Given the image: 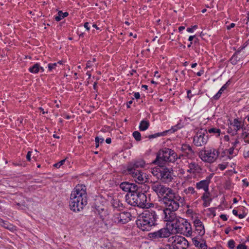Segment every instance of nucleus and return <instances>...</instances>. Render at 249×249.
<instances>
[{
  "label": "nucleus",
  "instance_id": "53",
  "mask_svg": "<svg viewBox=\"0 0 249 249\" xmlns=\"http://www.w3.org/2000/svg\"><path fill=\"white\" fill-rule=\"evenodd\" d=\"M84 27L87 30H89L90 29V27L89 26V23L88 22H86L84 23Z\"/></svg>",
  "mask_w": 249,
  "mask_h": 249
},
{
  "label": "nucleus",
  "instance_id": "15",
  "mask_svg": "<svg viewBox=\"0 0 249 249\" xmlns=\"http://www.w3.org/2000/svg\"><path fill=\"white\" fill-rule=\"evenodd\" d=\"M181 150L183 154L180 155L178 159H180L184 156L187 157L188 159H192L194 157L195 152L192 147L188 144H183L181 147Z\"/></svg>",
  "mask_w": 249,
  "mask_h": 249
},
{
  "label": "nucleus",
  "instance_id": "9",
  "mask_svg": "<svg viewBox=\"0 0 249 249\" xmlns=\"http://www.w3.org/2000/svg\"><path fill=\"white\" fill-rule=\"evenodd\" d=\"M169 240L176 249H187L189 246L188 241L182 236H173Z\"/></svg>",
  "mask_w": 249,
  "mask_h": 249
},
{
  "label": "nucleus",
  "instance_id": "42",
  "mask_svg": "<svg viewBox=\"0 0 249 249\" xmlns=\"http://www.w3.org/2000/svg\"><path fill=\"white\" fill-rule=\"evenodd\" d=\"M65 159L61 160L60 161L55 163L53 165V166L57 168H59L61 167V166L63 165V164L65 163Z\"/></svg>",
  "mask_w": 249,
  "mask_h": 249
},
{
  "label": "nucleus",
  "instance_id": "64",
  "mask_svg": "<svg viewBox=\"0 0 249 249\" xmlns=\"http://www.w3.org/2000/svg\"><path fill=\"white\" fill-rule=\"evenodd\" d=\"M244 155L245 158L249 157V152H247L246 153H244Z\"/></svg>",
  "mask_w": 249,
  "mask_h": 249
},
{
  "label": "nucleus",
  "instance_id": "16",
  "mask_svg": "<svg viewBox=\"0 0 249 249\" xmlns=\"http://www.w3.org/2000/svg\"><path fill=\"white\" fill-rule=\"evenodd\" d=\"M151 188L155 193H156L159 197H160L161 195L164 192V191L167 187L162 185L159 181H155L151 182Z\"/></svg>",
  "mask_w": 249,
  "mask_h": 249
},
{
  "label": "nucleus",
  "instance_id": "46",
  "mask_svg": "<svg viewBox=\"0 0 249 249\" xmlns=\"http://www.w3.org/2000/svg\"><path fill=\"white\" fill-rule=\"evenodd\" d=\"M237 249H247V247L245 245L241 244L237 246Z\"/></svg>",
  "mask_w": 249,
  "mask_h": 249
},
{
  "label": "nucleus",
  "instance_id": "19",
  "mask_svg": "<svg viewBox=\"0 0 249 249\" xmlns=\"http://www.w3.org/2000/svg\"><path fill=\"white\" fill-rule=\"evenodd\" d=\"M123 209L124 206L120 200L118 198H113L111 202V209H110V213L121 212Z\"/></svg>",
  "mask_w": 249,
  "mask_h": 249
},
{
  "label": "nucleus",
  "instance_id": "13",
  "mask_svg": "<svg viewBox=\"0 0 249 249\" xmlns=\"http://www.w3.org/2000/svg\"><path fill=\"white\" fill-rule=\"evenodd\" d=\"M230 125L233 127V129L232 130L231 128V130H228V132L232 134V135H235L237 134V132L243 129L244 127V122L241 121V119L239 120V118H235L232 122H230Z\"/></svg>",
  "mask_w": 249,
  "mask_h": 249
},
{
  "label": "nucleus",
  "instance_id": "55",
  "mask_svg": "<svg viewBox=\"0 0 249 249\" xmlns=\"http://www.w3.org/2000/svg\"><path fill=\"white\" fill-rule=\"evenodd\" d=\"M220 217L224 221H226L227 220V217L225 214H221Z\"/></svg>",
  "mask_w": 249,
  "mask_h": 249
},
{
  "label": "nucleus",
  "instance_id": "4",
  "mask_svg": "<svg viewBox=\"0 0 249 249\" xmlns=\"http://www.w3.org/2000/svg\"><path fill=\"white\" fill-rule=\"evenodd\" d=\"M173 219L170 220H164L170 222L168 225L172 227V231L174 230L176 232L182 234L186 236L192 235L193 233L192 227L190 223L186 219L177 215Z\"/></svg>",
  "mask_w": 249,
  "mask_h": 249
},
{
  "label": "nucleus",
  "instance_id": "61",
  "mask_svg": "<svg viewBox=\"0 0 249 249\" xmlns=\"http://www.w3.org/2000/svg\"><path fill=\"white\" fill-rule=\"evenodd\" d=\"M187 32H190V33H192L194 31L193 28H188L187 29Z\"/></svg>",
  "mask_w": 249,
  "mask_h": 249
},
{
  "label": "nucleus",
  "instance_id": "36",
  "mask_svg": "<svg viewBox=\"0 0 249 249\" xmlns=\"http://www.w3.org/2000/svg\"><path fill=\"white\" fill-rule=\"evenodd\" d=\"M242 136L244 142L249 143V133L244 132L242 133Z\"/></svg>",
  "mask_w": 249,
  "mask_h": 249
},
{
  "label": "nucleus",
  "instance_id": "30",
  "mask_svg": "<svg viewBox=\"0 0 249 249\" xmlns=\"http://www.w3.org/2000/svg\"><path fill=\"white\" fill-rule=\"evenodd\" d=\"M40 70V65L38 63H36L32 67H31L29 69L30 72L34 73H37Z\"/></svg>",
  "mask_w": 249,
  "mask_h": 249
},
{
  "label": "nucleus",
  "instance_id": "25",
  "mask_svg": "<svg viewBox=\"0 0 249 249\" xmlns=\"http://www.w3.org/2000/svg\"><path fill=\"white\" fill-rule=\"evenodd\" d=\"M130 189L128 191V193L127 195H130L131 194H137L140 192L138 190V187L137 185L130 183Z\"/></svg>",
  "mask_w": 249,
  "mask_h": 249
},
{
  "label": "nucleus",
  "instance_id": "37",
  "mask_svg": "<svg viewBox=\"0 0 249 249\" xmlns=\"http://www.w3.org/2000/svg\"><path fill=\"white\" fill-rule=\"evenodd\" d=\"M133 136L137 141H140L141 140V133L138 131H135L133 133Z\"/></svg>",
  "mask_w": 249,
  "mask_h": 249
},
{
  "label": "nucleus",
  "instance_id": "41",
  "mask_svg": "<svg viewBox=\"0 0 249 249\" xmlns=\"http://www.w3.org/2000/svg\"><path fill=\"white\" fill-rule=\"evenodd\" d=\"M57 66V63H50L48 65L49 71H52L53 69H55Z\"/></svg>",
  "mask_w": 249,
  "mask_h": 249
},
{
  "label": "nucleus",
  "instance_id": "60",
  "mask_svg": "<svg viewBox=\"0 0 249 249\" xmlns=\"http://www.w3.org/2000/svg\"><path fill=\"white\" fill-rule=\"evenodd\" d=\"M232 213L234 215H236V216H238V211L236 210H233L232 211Z\"/></svg>",
  "mask_w": 249,
  "mask_h": 249
},
{
  "label": "nucleus",
  "instance_id": "32",
  "mask_svg": "<svg viewBox=\"0 0 249 249\" xmlns=\"http://www.w3.org/2000/svg\"><path fill=\"white\" fill-rule=\"evenodd\" d=\"M183 192L186 195L194 194L196 192L193 187H189L185 189Z\"/></svg>",
  "mask_w": 249,
  "mask_h": 249
},
{
  "label": "nucleus",
  "instance_id": "10",
  "mask_svg": "<svg viewBox=\"0 0 249 249\" xmlns=\"http://www.w3.org/2000/svg\"><path fill=\"white\" fill-rule=\"evenodd\" d=\"M127 173L131 175L135 181L139 184H142L147 179L146 174L139 169L127 168Z\"/></svg>",
  "mask_w": 249,
  "mask_h": 249
},
{
  "label": "nucleus",
  "instance_id": "11",
  "mask_svg": "<svg viewBox=\"0 0 249 249\" xmlns=\"http://www.w3.org/2000/svg\"><path fill=\"white\" fill-rule=\"evenodd\" d=\"M171 233L170 230L167 228H163L156 231L149 233L148 236L152 240H156L159 238L168 237Z\"/></svg>",
  "mask_w": 249,
  "mask_h": 249
},
{
  "label": "nucleus",
  "instance_id": "40",
  "mask_svg": "<svg viewBox=\"0 0 249 249\" xmlns=\"http://www.w3.org/2000/svg\"><path fill=\"white\" fill-rule=\"evenodd\" d=\"M95 142H96V147H98L99 146V143H101L104 142V138H100L99 137H96L95 138Z\"/></svg>",
  "mask_w": 249,
  "mask_h": 249
},
{
  "label": "nucleus",
  "instance_id": "62",
  "mask_svg": "<svg viewBox=\"0 0 249 249\" xmlns=\"http://www.w3.org/2000/svg\"><path fill=\"white\" fill-rule=\"evenodd\" d=\"M184 29H185V27L181 26L179 27L178 30L179 32H181V31H183Z\"/></svg>",
  "mask_w": 249,
  "mask_h": 249
},
{
  "label": "nucleus",
  "instance_id": "33",
  "mask_svg": "<svg viewBox=\"0 0 249 249\" xmlns=\"http://www.w3.org/2000/svg\"><path fill=\"white\" fill-rule=\"evenodd\" d=\"M210 195V193L208 190V192H205L202 196L201 197V198L203 201H206V200L211 201V199H209Z\"/></svg>",
  "mask_w": 249,
  "mask_h": 249
},
{
  "label": "nucleus",
  "instance_id": "26",
  "mask_svg": "<svg viewBox=\"0 0 249 249\" xmlns=\"http://www.w3.org/2000/svg\"><path fill=\"white\" fill-rule=\"evenodd\" d=\"M112 215L111 218V221L113 223L116 224H119L120 223V217L119 216H117L119 214V212H110Z\"/></svg>",
  "mask_w": 249,
  "mask_h": 249
},
{
  "label": "nucleus",
  "instance_id": "43",
  "mask_svg": "<svg viewBox=\"0 0 249 249\" xmlns=\"http://www.w3.org/2000/svg\"><path fill=\"white\" fill-rule=\"evenodd\" d=\"M95 61H96V58H93L92 60L88 61L87 63L86 68H90L91 67H92L93 66V63H94Z\"/></svg>",
  "mask_w": 249,
  "mask_h": 249
},
{
  "label": "nucleus",
  "instance_id": "39",
  "mask_svg": "<svg viewBox=\"0 0 249 249\" xmlns=\"http://www.w3.org/2000/svg\"><path fill=\"white\" fill-rule=\"evenodd\" d=\"M101 210L102 212H100V216L103 219H104L108 216L107 211V210L105 211L104 209H101Z\"/></svg>",
  "mask_w": 249,
  "mask_h": 249
},
{
  "label": "nucleus",
  "instance_id": "44",
  "mask_svg": "<svg viewBox=\"0 0 249 249\" xmlns=\"http://www.w3.org/2000/svg\"><path fill=\"white\" fill-rule=\"evenodd\" d=\"M228 247L230 248V249H234V247H235V242L234 241V240H230L228 242Z\"/></svg>",
  "mask_w": 249,
  "mask_h": 249
},
{
  "label": "nucleus",
  "instance_id": "3",
  "mask_svg": "<svg viewBox=\"0 0 249 249\" xmlns=\"http://www.w3.org/2000/svg\"><path fill=\"white\" fill-rule=\"evenodd\" d=\"M184 198L180 196L178 194L172 198L169 199L164 203L165 208L163 209L164 220H170L174 219L177 215L175 212L180 207V205H183Z\"/></svg>",
  "mask_w": 249,
  "mask_h": 249
},
{
  "label": "nucleus",
  "instance_id": "31",
  "mask_svg": "<svg viewBox=\"0 0 249 249\" xmlns=\"http://www.w3.org/2000/svg\"><path fill=\"white\" fill-rule=\"evenodd\" d=\"M238 53H235L230 59L231 62L233 65H235L239 60L240 58L237 56Z\"/></svg>",
  "mask_w": 249,
  "mask_h": 249
},
{
  "label": "nucleus",
  "instance_id": "1",
  "mask_svg": "<svg viewBox=\"0 0 249 249\" xmlns=\"http://www.w3.org/2000/svg\"><path fill=\"white\" fill-rule=\"evenodd\" d=\"M87 204V194L84 185H77L71 193L70 207L74 212H80Z\"/></svg>",
  "mask_w": 249,
  "mask_h": 249
},
{
  "label": "nucleus",
  "instance_id": "49",
  "mask_svg": "<svg viewBox=\"0 0 249 249\" xmlns=\"http://www.w3.org/2000/svg\"><path fill=\"white\" fill-rule=\"evenodd\" d=\"M234 148H235L234 147V146H232L229 149L228 152L230 155L233 154Z\"/></svg>",
  "mask_w": 249,
  "mask_h": 249
},
{
  "label": "nucleus",
  "instance_id": "23",
  "mask_svg": "<svg viewBox=\"0 0 249 249\" xmlns=\"http://www.w3.org/2000/svg\"><path fill=\"white\" fill-rule=\"evenodd\" d=\"M188 168H191V170L196 173H200L202 168L200 166H199L197 163L195 162H192L188 164Z\"/></svg>",
  "mask_w": 249,
  "mask_h": 249
},
{
  "label": "nucleus",
  "instance_id": "8",
  "mask_svg": "<svg viewBox=\"0 0 249 249\" xmlns=\"http://www.w3.org/2000/svg\"><path fill=\"white\" fill-rule=\"evenodd\" d=\"M208 140V131L206 129L198 130L194 136L193 143L196 146H202L206 144Z\"/></svg>",
  "mask_w": 249,
  "mask_h": 249
},
{
  "label": "nucleus",
  "instance_id": "35",
  "mask_svg": "<svg viewBox=\"0 0 249 249\" xmlns=\"http://www.w3.org/2000/svg\"><path fill=\"white\" fill-rule=\"evenodd\" d=\"M209 133L217 134V136H219L220 134V129L216 128H211L208 130Z\"/></svg>",
  "mask_w": 249,
  "mask_h": 249
},
{
  "label": "nucleus",
  "instance_id": "12",
  "mask_svg": "<svg viewBox=\"0 0 249 249\" xmlns=\"http://www.w3.org/2000/svg\"><path fill=\"white\" fill-rule=\"evenodd\" d=\"M161 175L160 179L163 182L168 183L172 181L173 179V171L171 168L161 167Z\"/></svg>",
  "mask_w": 249,
  "mask_h": 249
},
{
  "label": "nucleus",
  "instance_id": "5",
  "mask_svg": "<svg viewBox=\"0 0 249 249\" xmlns=\"http://www.w3.org/2000/svg\"><path fill=\"white\" fill-rule=\"evenodd\" d=\"M178 159V156L174 150L165 148L158 152L156 158L152 163L159 166H162L166 162H173Z\"/></svg>",
  "mask_w": 249,
  "mask_h": 249
},
{
  "label": "nucleus",
  "instance_id": "21",
  "mask_svg": "<svg viewBox=\"0 0 249 249\" xmlns=\"http://www.w3.org/2000/svg\"><path fill=\"white\" fill-rule=\"evenodd\" d=\"M145 164V161L141 159L132 162L128 166L127 168L131 167L132 169H138L140 168L143 167Z\"/></svg>",
  "mask_w": 249,
  "mask_h": 249
},
{
  "label": "nucleus",
  "instance_id": "51",
  "mask_svg": "<svg viewBox=\"0 0 249 249\" xmlns=\"http://www.w3.org/2000/svg\"><path fill=\"white\" fill-rule=\"evenodd\" d=\"M235 24L234 23H231L229 26H227V30H230L231 28L234 27Z\"/></svg>",
  "mask_w": 249,
  "mask_h": 249
},
{
  "label": "nucleus",
  "instance_id": "38",
  "mask_svg": "<svg viewBox=\"0 0 249 249\" xmlns=\"http://www.w3.org/2000/svg\"><path fill=\"white\" fill-rule=\"evenodd\" d=\"M165 134H166V132H165V131L161 132V133H157L155 134L149 135L148 138L150 139L155 138H156L159 136H164Z\"/></svg>",
  "mask_w": 249,
  "mask_h": 249
},
{
  "label": "nucleus",
  "instance_id": "24",
  "mask_svg": "<svg viewBox=\"0 0 249 249\" xmlns=\"http://www.w3.org/2000/svg\"><path fill=\"white\" fill-rule=\"evenodd\" d=\"M160 167H155L151 169V173L154 176L156 177L158 179H160L161 175V167L162 166H160Z\"/></svg>",
  "mask_w": 249,
  "mask_h": 249
},
{
  "label": "nucleus",
  "instance_id": "34",
  "mask_svg": "<svg viewBox=\"0 0 249 249\" xmlns=\"http://www.w3.org/2000/svg\"><path fill=\"white\" fill-rule=\"evenodd\" d=\"M181 127L180 124H178L177 125L172 126L171 129L168 130L166 131V133L168 132L171 131V132H175L177 131L178 129Z\"/></svg>",
  "mask_w": 249,
  "mask_h": 249
},
{
  "label": "nucleus",
  "instance_id": "58",
  "mask_svg": "<svg viewBox=\"0 0 249 249\" xmlns=\"http://www.w3.org/2000/svg\"><path fill=\"white\" fill-rule=\"evenodd\" d=\"M239 142V141L237 139H236L234 142L232 143V146H234V147L235 148L236 144H238Z\"/></svg>",
  "mask_w": 249,
  "mask_h": 249
},
{
  "label": "nucleus",
  "instance_id": "20",
  "mask_svg": "<svg viewBox=\"0 0 249 249\" xmlns=\"http://www.w3.org/2000/svg\"><path fill=\"white\" fill-rule=\"evenodd\" d=\"M117 216H119L120 217L119 224H124L131 220V214L129 212H119V214Z\"/></svg>",
  "mask_w": 249,
  "mask_h": 249
},
{
  "label": "nucleus",
  "instance_id": "59",
  "mask_svg": "<svg viewBox=\"0 0 249 249\" xmlns=\"http://www.w3.org/2000/svg\"><path fill=\"white\" fill-rule=\"evenodd\" d=\"M163 249H175L174 247L173 246H167L165 248H163Z\"/></svg>",
  "mask_w": 249,
  "mask_h": 249
},
{
  "label": "nucleus",
  "instance_id": "2",
  "mask_svg": "<svg viewBox=\"0 0 249 249\" xmlns=\"http://www.w3.org/2000/svg\"><path fill=\"white\" fill-rule=\"evenodd\" d=\"M158 216L154 211L148 210L142 213L136 220L137 227L143 231H149L155 226Z\"/></svg>",
  "mask_w": 249,
  "mask_h": 249
},
{
  "label": "nucleus",
  "instance_id": "6",
  "mask_svg": "<svg viewBox=\"0 0 249 249\" xmlns=\"http://www.w3.org/2000/svg\"><path fill=\"white\" fill-rule=\"evenodd\" d=\"M126 201L130 205L140 208H147V196L144 193L140 192L136 194L126 195Z\"/></svg>",
  "mask_w": 249,
  "mask_h": 249
},
{
  "label": "nucleus",
  "instance_id": "50",
  "mask_svg": "<svg viewBox=\"0 0 249 249\" xmlns=\"http://www.w3.org/2000/svg\"><path fill=\"white\" fill-rule=\"evenodd\" d=\"M2 222H3V226H4V228H5L6 229H12V225H8L7 227H6L5 225H7V223H6L4 221H2Z\"/></svg>",
  "mask_w": 249,
  "mask_h": 249
},
{
  "label": "nucleus",
  "instance_id": "22",
  "mask_svg": "<svg viewBox=\"0 0 249 249\" xmlns=\"http://www.w3.org/2000/svg\"><path fill=\"white\" fill-rule=\"evenodd\" d=\"M192 242L194 245L199 249H207V246L205 242L202 241V242H200L196 237H194L192 239Z\"/></svg>",
  "mask_w": 249,
  "mask_h": 249
},
{
  "label": "nucleus",
  "instance_id": "14",
  "mask_svg": "<svg viewBox=\"0 0 249 249\" xmlns=\"http://www.w3.org/2000/svg\"><path fill=\"white\" fill-rule=\"evenodd\" d=\"M213 177V174H211L207 176L205 179L202 180L196 183V188L198 190L202 189L205 192H208L209 190V185L211 183V180Z\"/></svg>",
  "mask_w": 249,
  "mask_h": 249
},
{
  "label": "nucleus",
  "instance_id": "45",
  "mask_svg": "<svg viewBox=\"0 0 249 249\" xmlns=\"http://www.w3.org/2000/svg\"><path fill=\"white\" fill-rule=\"evenodd\" d=\"M222 93H221V91H218V92L213 97V98L214 100H218Z\"/></svg>",
  "mask_w": 249,
  "mask_h": 249
},
{
  "label": "nucleus",
  "instance_id": "52",
  "mask_svg": "<svg viewBox=\"0 0 249 249\" xmlns=\"http://www.w3.org/2000/svg\"><path fill=\"white\" fill-rule=\"evenodd\" d=\"M227 88V84H224L221 88L219 89V91H221V93H222L224 90H225Z\"/></svg>",
  "mask_w": 249,
  "mask_h": 249
},
{
  "label": "nucleus",
  "instance_id": "54",
  "mask_svg": "<svg viewBox=\"0 0 249 249\" xmlns=\"http://www.w3.org/2000/svg\"><path fill=\"white\" fill-rule=\"evenodd\" d=\"M210 200H206V201H204V203H203V206L204 207H208L210 203Z\"/></svg>",
  "mask_w": 249,
  "mask_h": 249
},
{
  "label": "nucleus",
  "instance_id": "29",
  "mask_svg": "<svg viewBox=\"0 0 249 249\" xmlns=\"http://www.w3.org/2000/svg\"><path fill=\"white\" fill-rule=\"evenodd\" d=\"M68 13L67 12L63 13L61 11H60L58 13V15L55 17V19L57 21H59L62 18L67 17Z\"/></svg>",
  "mask_w": 249,
  "mask_h": 249
},
{
  "label": "nucleus",
  "instance_id": "47",
  "mask_svg": "<svg viewBox=\"0 0 249 249\" xmlns=\"http://www.w3.org/2000/svg\"><path fill=\"white\" fill-rule=\"evenodd\" d=\"M218 167L219 169H220L221 171H223L226 168L227 165L224 164H220L218 165Z\"/></svg>",
  "mask_w": 249,
  "mask_h": 249
},
{
  "label": "nucleus",
  "instance_id": "48",
  "mask_svg": "<svg viewBox=\"0 0 249 249\" xmlns=\"http://www.w3.org/2000/svg\"><path fill=\"white\" fill-rule=\"evenodd\" d=\"M32 155V152L31 151H28V153L26 155V159L28 161L31 160V156Z\"/></svg>",
  "mask_w": 249,
  "mask_h": 249
},
{
  "label": "nucleus",
  "instance_id": "28",
  "mask_svg": "<svg viewBox=\"0 0 249 249\" xmlns=\"http://www.w3.org/2000/svg\"><path fill=\"white\" fill-rule=\"evenodd\" d=\"M130 183H129L128 182H124L120 184L119 187L124 191L128 192L130 189Z\"/></svg>",
  "mask_w": 249,
  "mask_h": 249
},
{
  "label": "nucleus",
  "instance_id": "7",
  "mask_svg": "<svg viewBox=\"0 0 249 249\" xmlns=\"http://www.w3.org/2000/svg\"><path fill=\"white\" fill-rule=\"evenodd\" d=\"M219 152L213 148H209L200 151L199 156L204 162L213 163L217 159Z\"/></svg>",
  "mask_w": 249,
  "mask_h": 249
},
{
  "label": "nucleus",
  "instance_id": "18",
  "mask_svg": "<svg viewBox=\"0 0 249 249\" xmlns=\"http://www.w3.org/2000/svg\"><path fill=\"white\" fill-rule=\"evenodd\" d=\"M194 225L196 228V232L200 236H202L205 233L204 226L202 222L198 218L194 221Z\"/></svg>",
  "mask_w": 249,
  "mask_h": 249
},
{
  "label": "nucleus",
  "instance_id": "57",
  "mask_svg": "<svg viewBox=\"0 0 249 249\" xmlns=\"http://www.w3.org/2000/svg\"><path fill=\"white\" fill-rule=\"evenodd\" d=\"M134 97L136 99H138L140 98V94L139 92H135L134 93Z\"/></svg>",
  "mask_w": 249,
  "mask_h": 249
},
{
  "label": "nucleus",
  "instance_id": "63",
  "mask_svg": "<svg viewBox=\"0 0 249 249\" xmlns=\"http://www.w3.org/2000/svg\"><path fill=\"white\" fill-rule=\"evenodd\" d=\"M195 36H189L188 40L190 41H192L193 39L194 38Z\"/></svg>",
  "mask_w": 249,
  "mask_h": 249
},
{
  "label": "nucleus",
  "instance_id": "17",
  "mask_svg": "<svg viewBox=\"0 0 249 249\" xmlns=\"http://www.w3.org/2000/svg\"><path fill=\"white\" fill-rule=\"evenodd\" d=\"M177 194H178L176 193L171 188L167 187V188L164 191V192H163V194L161 195L160 197H162L163 203H164L169 199L172 198Z\"/></svg>",
  "mask_w": 249,
  "mask_h": 249
},
{
  "label": "nucleus",
  "instance_id": "27",
  "mask_svg": "<svg viewBox=\"0 0 249 249\" xmlns=\"http://www.w3.org/2000/svg\"><path fill=\"white\" fill-rule=\"evenodd\" d=\"M149 126V123L148 121L143 120L141 122L139 129L141 131L146 130Z\"/></svg>",
  "mask_w": 249,
  "mask_h": 249
},
{
  "label": "nucleus",
  "instance_id": "56",
  "mask_svg": "<svg viewBox=\"0 0 249 249\" xmlns=\"http://www.w3.org/2000/svg\"><path fill=\"white\" fill-rule=\"evenodd\" d=\"M204 70H200L199 71L196 73V75L198 76H200L204 73Z\"/></svg>",
  "mask_w": 249,
  "mask_h": 249
}]
</instances>
